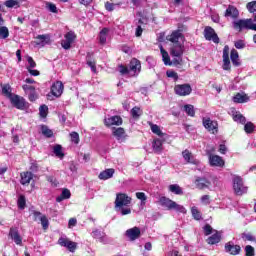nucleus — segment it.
I'll use <instances>...</instances> for the list:
<instances>
[{"instance_id":"nucleus-1","label":"nucleus","mask_w":256,"mask_h":256,"mask_svg":"<svg viewBox=\"0 0 256 256\" xmlns=\"http://www.w3.org/2000/svg\"><path fill=\"white\" fill-rule=\"evenodd\" d=\"M233 27L234 29H236V31H239V33H241L243 29H250L251 31H256V13L253 14V19H240L234 22Z\"/></svg>"},{"instance_id":"nucleus-2","label":"nucleus","mask_w":256,"mask_h":256,"mask_svg":"<svg viewBox=\"0 0 256 256\" xmlns=\"http://www.w3.org/2000/svg\"><path fill=\"white\" fill-rule=\"evenodd\" d=\"M159 204L167 211H177L178 213H185V207L182 205L177 204V202L171 200L168 197L161 196L159 198Z\"/></svg>"},{"instance_id":"nucleus-3","label":"nucleus","mask_w":256,"mask_h":256,"mask_svg":"<svg viewBox=\"0 0 256 256\" xmlns=\"http://www.w3.org/2000/svg\"><path fill=\"white\" fill-rule=\"evenodd\" d=\"M132 198L125 193H118L115 199V209H121L122 207H129L131 205Z\"/></svg>"},{"instance_id":"nucleus-4","label":"nucleus","mask_w":256,"mask_h":256,"mask_svg":"<svg viewBox=\"0 0 256 256\" xmlns=\"http://www.w3.org/2000/svg\"><path fill=\"white\" fill-rule=\"evenodd\" d=\"M233 189L235 195L241 196L247 193V187L243 184V178L241 176H236L233 179Z\"/></svg>"},{"instance_id":"nucleus-5","label":"nucleus","mask_w":256,"mask_h":256,"mask_svg":"<svg viewBox=\"0 0 256 256\" xmlns=\"http://www.w3.org/2000/svg\"><path fill=\"white\" fill-rule=\"evenodd\" d=\"M192 92L193 88H191V84H177L174 86V93L178 97H187Z\"/></svg>"},{"instance_id":"nucleus-6","label":"nucleus","mask_w":256,"mask_h":256,"mask_svg":"<svg viewBox=\"0 0 256 256\" xmlns=\"http://www.w3.org/2000/svg\"><path fill=\"white\" fill-rule=\"evenodd\" d=\"M10 101L13 107L19 109L20 111H25V109H27V102L25 101V98L19 95L12 96Z\"/></svg>"},{"instance_id":"nucleus-7","label":"nucleus","mask_w":256,"mask_h":256,"mask_svg":"<svg viewBox=\"0 0 256 256\" xmlns=\"http://www.w3.org/2000/svg\"><path fill=\"white\" fill-rule=\"evenodd\" d=\"M58 245H60V247H66L70 253L77 251V242H73L69 238L60 237L58 239Z\"/></svg>"},{"instance_id":"nucleus-8","label":"nucleus","mask_w":256,"mask_h":256,"mask_svg":"<svg viewBox=\"0 0 256 256\" xmlns=\"http://www.w3.org/2000/svg\"><path fill=\"white\" fill-rule=\"evenodd\" d=\"M204 37L206 41H213V43H219V36L215 33V29L211 26H206L204 29Z\"/></svg>"},{"instance_id":"nucleus-9","label":"nucleus","mask_w":256,"mask_h":256,"mask_svg":"<svg viewBox=\"0 0 256 256\" xmlns=\"http://www.w3.org/2000/svg\"><path fill=\"white\" fill-rule=\"evenodd\" d=\"M203 126L205 127V129H207V131H209L210 133H212L213 135H215V133H217L219 130V124L215 121H212L211 118H204L203 119Z\"/></svg>"},{"instance_id":"nucleus-10","label":"nucleus","mask_w":256,"mask_h":256,"mask_svg":"<svg viewBox=\"0 0 256 256\" xmlns=\"http://www.w3.org/2000/svg\"><path fill=\"white\" fill-rule=\"evenodd\" d=\"M104 125H105V127H113V125H116V127H119V126L123 125V118H121V116H119V115L105 118Z\"/></svg>"},{"instance_id":"nucleus-11","label":"nucleus","mask_w":256,"mask_h":256,"mask_svg":"<svg viewBox=\"0 0 256 256\" xmlns=\"http://www.w3.org/2000/svg\"><path fill=\"white\" fill-rule=\"evenodd\" d=\"M125 236L129 239V241H137L139 237H141V228L135 226L126 230Z\"/></svg>"},{"instance_id":"nucleus-12","label":"nucleus","mask_w":256,"mask_h":256,"mask_svg":"<svg viewBox=\"0 0 256 256\" xmlns=\"http://www.w3.org/2000/svg\"><path fill=\"white\" fill-rule=\"evenodd\" d=\"M183 53H185V46L183 43L173 44L170 49V55L172 57H183Z\"/></svg>"},{"instance_id":"nucleus-13","label":"nucleus","mask_w":256,"mask_h":256,"mask_svg":"<svg viewBox=\"0 0 256 256\" xmlns=\"http://www.w3.org/2000/svg\"><path fill=\"white\" fill-rule=\"evenodd\" d=\"M209 164L211 167H225V160L219 155L209 154Z\"/></svg>"},{"instance_id":"nucleus-14","label":"nucleus","mask_w":256,"mask_h":256,"mask_svg":"<svg viewBox=\"0 0 256 256\" xmlns=\"http://www.w3.org/2000/svg\"><path fill=\"white\" fill-rule=\"evenodd\" d=\"M223 65L224 71H231V60L229 59V46H224L223 48Z\"/></svg>"},{"instance_id":"nucleus-15","label":"nucleus","mask_w":256,"mask_h":256,"mask_svg":"<svg viewBox=\"0 0 256 256\" xmlns=\"http://www.w3.org/2000/svg\"><path fill=\"white\" fill-rule=\"evenodd\" d=\"M9 237L14 241V243H16V245H23V238L19 234V229L11 227Z\"/></svg>"},{"instance_id":"nucleus-16","label":"nucleus","mask_w":256,"mask_h":256,"mask_svg":"<svg viewBox=\"0 0 256 256\" xmlns=\"http://www.w3.org/2000/svg\"><path fill=\"white\" fill-rule=\"evenodd\" d=\"M63 89H65V86L63 85V82L61 81H56L52 86H51V93L54 97H60L63 95Z\"/></svg>"},{"instance_id":"nucleus-17","label":"nucleus","mask_w":256,"mask_h":256,"mask_svg":"<svg viewBox=\"0 0 256 256\" xmlns=\"http://www.w3.org/2000/svg\"><path fill=\"white\" fill-rule=\"evenodd\" d=\"M225 252L229 255H239L241 253V246L233 244V242H227L225 244Z\"/></svg>"},{"instance_id":"nucleus-18","label":"nucleus","mask_w":256,"mask_h":256,"mask_svg":"<svg viewBox=\"0 0 256 256\" xmlns=\"http://www.w3.org/2000/svg\"><path fill=\"white\" fill-rule=\"evenodd\" d=\"M168 41H170V43H173V45L177 44V43H181L179 42V39H185V36L183 35V33H181V30H175L171 33V35H169L167 37Z\"/></svg>"},{"instance_id":"nucleus-19","label":"nucleus","mask_w":256,"mask_h":256,"mask_svg":"<svg viewBox=\"0 0 256 256\" xmlns=\"http://www.w3.org/2000/svg\"><path fill=\"white\" fill-rule=\"evenodd\" d=\"M20 183L21 185H29L33 181V174L30 171H25L20 173Z\"/></svg>"},{"instance_id":"nucleus-20","label":"nucleus","mask_w":256,"mask_h":256,"mask_svg":"<svg viewBox=\"0 0 256 256\" xmlns=\"http://www.w3.org/2000/svg\"><path fill=\"white\" fill-rule=\"evenodd\" d=\"M224 17H231V19H237L239 17V10L233 5H229L225 11Z\"/></svg>"},{"instance_id":"nucleus-21","label":"nucleus","mask_w":256,"mask_h":256,"mask_svg":"<svg viewBox=\"0 0 256 256\" xmlns=\"http://www.w3.org/2000/svg\"><path fill=\"white\" fill-rule=\"evenodd\" d=\"M194 183L197 189H207L209 188V185H211V182L207 180V178H201V177H198Z\"/></svg>"},{"instance_id":"nucleus-22","label":"nucleus","mask_w":256,"mask_h":256,"mask_svg":"<svg viewBox=\"0 0 256 256\" xmlns=\"http://www.w3.org/2000/svg\"><path fill=\"white\" fill-rule=\"evenodd\" d=\"M129 70L133 71V73H141V61L133 58L129 63Z\"/></svg>"},{"instance_id":"nucleus-23","label":"nucleus","mask_w":256,"mask_h":256,"mask_svg":"<svg viewBox=\"0 0 256 256\" xmlns=\"http://www.w3.org/2000/svg\"><path fill=\"white\" fill-rule=\"evenodd\" d=\"M113 175H115V169L108 168V169L102 171L98 177H99V179H101V181H107V179H111V177H113Z\"/></svg>"},{"instance_id":"nucleus-24","label":"nucleus","mask_w":256,"mask_h":256,"mask_svg":"<svg viewBox=\"0 0 256 256\" xmlns=\"http://www.w3.org/2000/svg\"><path fill=\"white\" fill-rule=\"evenodd\" d=\"M182 157L187 163H191L192 165H197V160L195 159V157H193V154L188 149L182 152Z\"/></svg>"},{"instance_id":"nucleus-25","label":"nucleus","mask_w":256,"mask_h":256,"mask_svg":"<svg viewBox=\"0 0 256 256\" xmlns=\"http://www.w3.org/2000/svg\"><path fill=\"white\" fill-rule=\"evenodd\" d=\"M130 115L132 119L139 121V119H141V115H143V110H141L140 107L135 106L130 110Z\"/></svg>"},{"instance_id":"nucleus-26","label":"nucleus","mask_w":256,"mask_h":256,"mask_svg":"<svg viewBox=\"0 0 256 256\" xmlns=\"http://www.w3.org/2000/svg\"><path fill=\"white\" fill-rule=\"evenodd\" d=\"M232 101H233V103H248L249 96H247V94L237 93L232 98Z\"/></svg>"},{"instance_id":"nucleus-27","label":"nucleus","mask_w":256,"mask_h":256,"mask_svg":"<svg viewBox=\"0 0 256 256\" xmlns=\"http://www.w3.org/2000/svg\"><path fill=\"white\" fill-rule=\"evenodd\" d=\"M220 242H221V233H219V231H216L215 234L208 237L207 239L208 245H217V243H220Z\"/></svg>"},{"instance_id":"nucleus-28","label":"nucleus","mask_w":256,"mask_h":256,"mask_svg":"<svg viewBox=\"0 0 256 256\" xmlns=\"http://www.w3.org/2000/svg\"><path fill=\"white\" fill-rule=\"evenodd\" d=\"M152 148L154 153H162L163 152V141L161 139H155L152 143Z\"/></svg>"},{"instance_id":"nucleus-29","label":"nucleus","mask_w":256,"mask_h":256,"mask_svg":"<svg viewBox=\"0 0 256 256\" xmlns=\"http://www.w3.org/2000/svg\"><path fill=\"white\" fill-rule=\"evenodd\" d=\"M230 59L234 67H239V65H241V62H239V52H237L235 49L231 50Z\"/></svg>"},{"instance_id":"nucleus-30","label":"nucleus","mask_w":256,"mask_h":256,"mask_svg":"<svg viewBox=\"0 0 256 256\" xmlns=\"http://www.w3.org/2000/svg\"><path fill=\"white\" fill-rule=\"evenodd\" d=\"M65 199H71V191L67 188H64L62 190L61 195L56 198V201H57V203H61V201L65 200Z\"/></svg>"},{"instance_id":"nucleus-31","label":"nucleus","mask_w":256,"mask_h":256,"mask_svg":"<svg viewBox=\"0 0 256 256\" xmlns=\"http://www.w3.org/2000/svg\"><path fill=\"white\" fill-rule=\"evenodd\" d=\"M160 52H161L164 64L171 65V58L169 57V53L167 52V50H165V48H163L162 45H160Z\"/></svg>"},{"instance_id":"nucleus-32","label":"nucleus","mask_w":256,"mask_h":256,"mask_svg":"<svg viewBox=\"0 0 256 256\" xmlns=\"http://www.w3.org/2000/svg\"><path fill=\"white\" fill-rule=\"evenodd\" d=\"M53 153L59 159H63V157H65V153H63V146H61V144H56L53 147Z\"/></svg>"},{"instance_id":"nucleus-33","label":"nucleus","mask_w":256,"mask_h":256,"mask_svg":"<svg viewBox=\"0 0 256 256\" xmlns=\"http://www.w3.org/2000/svg\"><path fill=\"white\" fill-rule=\"evenodd\" d=\"M92 237L94 239H97L100 243H103L105 241V233L101 232L98 229H95L92 231Z\"/></svg>"},{"instance_id":"nucleus-34","label":"nucleus","mask_w":256,"mask_h":256,"mask_svg":"<svg viewBox=\"0 0 256 256\" xmlns=\"http://www.w3.org/2000/svg\"><path fill=\"white\" fill-rule=\"evenodd\" d=\"M112 134L114 137H116V139H123V137H125V128H113Z\"/></svg>"},{"instance_id":"nucleus-35","label":"nucleus","mask_w":256,"mask_h":256,"mask_svg":"<svg viewBox=\"0 0 256 256\" xmlns=\"http://www.w3.org/2000/svg\"><path fill=\"white\" fill-rule=\"evenodd\" d=\"M232 119L236 123H241V125H245V123H247V118H245V116H243L241 113L233 114Z\"/></svg>"},{"instance_id":"nucleus-36","label":"nucleus","mask_w":256,"mask_h":256,"mask_svg":"<svg viewBox=\"0 0 256 256\" xmlns=\"http://www.w3.org/2000/svg\"><path fill=\"white\" fill-rule=\"evenodd\" d=\"M169 191H171V193H174V195H183V189L177 184H171L169 186Z\"/></svg>"},{"instance_id":"nucleus-37","label":"nucleus","mask_w":256,"mask_h":256,"mask_svg":"<svg viewBox=\"0 0 256 256\" xmlns=\"http://www.w3.org/2000/svg\"><path fill=\"white\" fill-rule=\"evenodd\" d=\"M184 111L188 117H195V106L186 104L184 105Z\"/></svg>"},{"instance_id":"nucleus-38","label":"nucleus","mask_w":256,"mask_h":256,"mask_svg":"<svg viewBox=\"0 0 256 256\" xmlns=\"http://www.w3.org/2000/svg\"><path fill=\"white\" fill-rule=\"evenodd\" d=\"M41 131H42V135H44V137H47L48 139H51V137H53V130L49 129V127H47V125H42Z\"/></svg>"},{"instance_id":"nucleus-39","label":"nucleus","mask_w":256,"mask_h":256,"mask_svg":"<svg viewBox=\"0 0 256 256\" xmlns=\"http://www.w3.org/2000/svg\"><path fill=\"white\" fill-rule=\"evenodd\" d=\"M244 131L248 135H251V133L255 131V124H253V122H245Z\"/></svg>"},{"instance_id":"nucleus-40","label":"nucleus","mask_w":256,"mask_h":256,"mask_svg":"<svg viewBox=\"0 0 256 256\" xmlns=\"http://www.w3.org/2000/svg\"><path fill=\"white\" fill-rule=\"evenodd\" d=\"M107 33H109V29L107 28H103L100 31L99 39L102 45H104V43H107Z\"/></svg>"},{"instance_id":"nucleus-41","label":"nucleus","mask_w":256,"mask_h":256,"mask_svg":"<svg viewBox=\"0 0 256 256\" xmlns=\"http://www.w3.org/2000/svg\"><path fill=\"white\" fill-rule=\"evenodd\" d=\"M191 213H192V217H194V219L196 221H201L203 219V216H202L201 212L199 211V209H197V207H193L191 209Z\"/></svg>"},{"instance_id":"nucleus-42","label":"nucleus","mask_w":256,"mask_h":256,"mask_svg":"<svg viewBox=\"0 0 256 256\" xmlns=\"http://www.w3.org/2000/svg\"><path fill=\"white\" fill-rule=\"evenodd\" d=\"M70 141L74 143V145H79L81 139L79 138V133L73 131L70 133Z\"/></svg>"},{"instance_id":"nucleus-43","label":"nucleus","mask_w":256,"mask_h":256,"mask_svg":"<svg viewBox=\"0 0 256 256\" xmlns=\"http://www.w3.org/2000/svg\"><path fill=\"white\" fill-rule=\"evenodd\" d=\"M151 131L154 133V135H158V137H163L164 135L161 128L157 124H151Z\"/></svg>"},{"instance_id":"nucleus-44","label":"nucleus","mask_w":256,"mask_h":256,"mask_svg":"<svg viewBox=\"0 0 256 256\" xmlns=\"http://www.w3.org/2000/svg\"><path fill=\"white\" fill-rule=\"evenodd\" d=\"M7 37H9V28L0 26V39H7Z\"/></svg>"},{"instance_id":"nucleus-45","label":"nucleus","mask_w":256,"mask_h":256,"mask_svg":"<svg viewBox=\"0 0 256 256\" xmlns=\"http://www.w3.org/2000/svg\"><path fill=\"white\" fill-rule=\"evenodd\" d=\"M64 39L68 40L69 43L73 44L75 39H77V36L75 35V32L70 31L65 34Z\"/></svg>"},{"instance_id":"nucleus-46","label":"nucleus","mask_w":256,"mask_h":256,"mask_svg":"<svg viewBox=\"0 0 256 256\" xmlns=\"http://www.w3.org/2000/svg\"><path fill=\"white\" fill-rule=\"evenodd\" d=\"M47 113H49V107H47V105H41L39 108L40 117L45 119V117H47Z\"/></svg>"},{"instance_id":"nucleus-47","label":"nucleus","mask_w":256,"mask_h":256,"mask_svg":"<svg viewBox=\"0 0 256 256\" xmlns=\"http://www.w3.org/2000/svg\"><path fill=\"white\" fill-rule=\"evenodd\" d=\"M18 208L25 209V206L27 205V200L25 199L24 195H20L17 202Z\"/></svg>"},{"instance_id":"nucleus-48","label":"nucleus","mask_w":256,"mask_h":256,"mask_svg":"<svg viewBox=\"0 0 256 256\" xmlns=\"http://www.w3.org/2000/svg\"><path fill=\"white\" fill-rule=\"evenodd\" d=\"M40 221L42 229H44V231H47V229H49V219H47V216L43 215L42 217H40Z\"/></svg>"},{"instance_id":"nucleus-49","label":"nucleus","mask_w":256,"mask_h":256,"mask_svg":"<svg viewBox=\"0 0 256 256\" xmlns=\"http://www.w3.org/2000/svg\"><path fill=\"white\" fill-rule=\"evenodd\" d=\"M36 39H38V45H41V43H45V41H47V43H49V35L48 34H42V35H38L36 37Z\"/></svg>"},{"instance_id":"nucleus-50","label":"nucleus","mask_w":256,"mask_h":256,"mask_svg":"<svg viewBox=\"0 0 256 256\" xmlns=\"http://www.w3.org/2000/svg\"><path fill=\"white\" fill-rule=\"evenodd\" d=\"M166 76L169 77L170 79H174V81H179V74L173 70H168L166 72Z\"/></svg>"},{"instance_id":"nucleus-51","label":"nucleus","mask_w":256,"mask_h":256,"mask_svg":"<svg viewBox=\"0 0 256 256\" xmlns=\"http://www.w3.org/2000/svg\"><path fill=\"white\" fill-rule=\"evenodd\" d=\"M245 253L246 256H255V248H253L251 245H247L245 247Z\"/></svg>"},{"instance_id":"nucleus-52","label":"nucleus","mask_w":256,"mask_h":256,"mask_svg":"<svg viewBox=\"0 0 256 256\" xmlns=\"http://www.w3.org/2000/svg\"><path fill=\"white\" fill-rule=\"evenodd\" d=\"M86 63L88 65V67L91 68V71H93V73H97V61L96 60L88 61Z\"/></svg>"},{"instance_id":"nucleus-53","label":"nucleus","mask_w":256,"mask_h":256,"mask_svg":"<svg viewBox=\"0 0 256 256\" xmlns=\"http://www.w3.org/2000/svg\"><path fill=\"white\" fill-rule=\"evenodd\" d=\"M46 5L50 13H59V10H57V6L55 4L48 2Z\"/></svg>"},{"instance_id":"nucleus-54","label":"nucleus","mask_w":256,"mask_h":256,"mask_svg":"<svg viewBox=\"0 0 256 256\" xmlns=\"http://www.w3.org/2000/svg\"><path fill=\"white\" fill-rule=\"evenodd\" d=\"M2 93L4 95H7V97H10V99H11V97H13L12 94H11V87L9 85L3 86Z\"/></svg>"},{"instance_id":"nucleus-55","label":"nucleus","mask_w":256,"mask_h":256,"mask_svg":"<svg viewBox=\"0 0 256 256\" xmlns=\"http://www.w3.org/2000/svg\"><path fill=\"white\" fill-rule=\"evenodd\" d=\"M246 7H247V9L250 13H255V11H256V1L249 2Z\"/></svg>"},{"instance_id":"nucleus-56","label":"nucleus","mask_w":256,"mask_h":256,"mask_svg":"<svg viewBox=\"0 0 256 256\" xmlns=\"http://www.w3.org/2000/svg\"><path fill=\"white\" fill-rule=\"evenodd\" d=\"M4 5L11 9L13 7H17V5H19V2H17V0H8L4 3Z\"/></svg>"},{"instance_id":"nucleus-57","label":"nucleus","mask_w":256,"mask_h":256,"mask_svg":"<svg viewBox=\"0 0 256 256\" xmlns=\"http://www.w3.org/2000/svg\"><path fill=\"white\" fill-rule=\"evenodd\" d=\"M27 62H28V69H35V67H37V63L35 62V60H33V57L28 56L27 58Z\"/></svg>"},{"instance_id":"nucleus-58","label":"nucleus","mask_w":256,"mask_h":256,"mask_svg":"<svg viewBox=\"0 0 256 256\" xmlns=\"http://www.w3.org/2000/svg\"><path fill=\"white\" fill-rule=\"evenodd\" d=\"M234 47H236V49H245L246 44L244 40H238L234 43Z\"/></svg>"},{"instance_id":"nucleus-59","label":"nucleus","mask_w":256,"mask_h":256,"mask_svg":"<svg viewBox=\"0 0 256 256\" xmlns=\"http://www.w3.org/2000/svg\"><path fill=\"white\" fill-rule=\"evenodd\" d=\"M28 99H29V101H31L32 103H33L34 101H37V99H38L37 92H36L35 90L32 91V92H30V93L28 94Z\"/></svg>"},{"instance_id":"nucleus-60","label":"nucleus","mask_w":256,"mask_h":256,"mask_svg":"<svg viewBox=\"0 0 256 256\" xmlns=\"http://www.w3.org/2000/svg\"><path fill=\"white\" fill-rule=\"evenodd\" d=\"M46 180L48 181V183H51L52 185H54V187H57V185H59V182L53 176H47Z\"/></svg>"},{"instance_id":"nucleus-61","label":"nucleus","mask_w":256,"mask_h":256,"mask_svg":"<svg viewBox=\"0 0 256 256\" xmlns=\"http://www.w3.org/2000/svg\"><path fill=\"white\" fill-rule=\"evenodd\" d=\"M201 203H203V205H209V203H211V196L203 195L201 197Z\"/></svg>"},{"instance_id":"nucleus-62","label":"nucleus","mask_w":256,"mask_h":256,"mask_svg":"<svg viewBox=\"0 0 256 256\" xmlns=\"http://www.w3.org/2000/svg\"><path fill=\"white\" fill-rule=\"evenodd\" d=\"M61 45H62V47H63V49H65V50H69V49H71V42H69L68 40H62V42H61Z\"/></svg>"},{"instance_id":"nucleus-63","label":"nucleus","mask_w":256,"mask_h":256,"mask_svg":"<svg viewBox=\"0 0 256 256\" xmlns=\"http://www.w3.org/2000/svg\"><path fill=\"white\" fill-rule=\"evenodd\" d=\"M136 197L140 201H147V196L145 195V192H137Z\"/></svg>"},{"instance_id":"nucleus-64","label":"nucleus","mask_w":256,"mask_h":256,"mask_svg":"<svg viewBox=\"0 0 256 256\" xmlns=\"http://www.w3.org/2000/svg\"><path fill=\"white\" fill-rule=\"evenodd\" d=\"M204 233L205 235H211V233H213V227H211L209 224H206L204 226Z\"/></svg>"}]
</instances>
